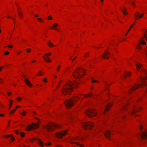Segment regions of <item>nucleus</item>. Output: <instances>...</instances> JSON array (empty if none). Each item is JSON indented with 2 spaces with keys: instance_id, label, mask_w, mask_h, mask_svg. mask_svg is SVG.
Segmentation results:
<instances>
[{
  "instance_id": "18",
  "label": "nucleus",
  "mask_w": 147,
  "mask_h": 147,
  "mask_svg": "<svg viewBox=\"0 0 147 147\" xmlns=\"http://www.w3.org/2000/svg\"><path fill=\"white\" fill-rule=\"evenodd\" d=\"M43 57L44 60L47 62H49L51 61L50 59L48 57H45L44 56H43Z\"/></svg>"
},
{
  "instance_id": "8",
  "label": "nucleus",
  "mask_w": 147,
  "mask_h": 147,
  "mask_svg": "<svg viewBox=\"0 0 147 147\" xmlns=\"http://www.w3.org/2000/svg\"><path fill=\"white\" fill-rule=\"evenodd\" d=\"M39 124V123H32V125H28V127L27 129L30 130L32 129H34L38 127Z\"/></svg>"
},
{
  "instance_id": "63",
  "label": "nucleus",
  "mask_w": 147,
  "mask_h": 147,
  "mask_svg": "<svg viewBox=\"0 0 147 147\" xmlns=\"http://www.w3.org/2000/svg\"><path fill=\"white\" fill-rule=\"evenodd\" d=\"M75 85L76 86H77V83H75Z\"/></svg>"
},
{
  "instance_id": "30",
  "label": "nucleus",
  "mask_w": 147,
  "mask_h": 147,
  "mask_svg": "<svg viewBox=\"0 0 147 147\" xmlns=\"http://www.w3.org/2000/svg\"><path fill=\"white\" fill-rule=\"evenodd\" d=\"M76 144L77 145L79 146V147H84L83 145L80 144L78 143H76Z\"/></svg>"
},
{
  "instance_id": "14",
  "label": "nucleus",
  "mask_w": 147,
  "mask_h": 147,
  "mask_svg": "<svg viewBox=\"0 0 147 147\" xmlns=\"http://www.w3.org/2000/svg\"><path fill=\"white\" fill-rule=\"evenodd\" d=\"M24 81L26 83L27 85L30 87L31 86L32 84L30 83V81L27 78H25L24 80Z\"/></svg>"
},
{
  "instance_id": "60",
  "label": "nucleus",
  "mask_w": 147,
  "mask_h": 147,
  "mask_svg": "<svg viewBox=\"0 0 147 147\" xmlns=\"http://www.w3.org/2000/svg\"><path fill=\"white\" fill-rule=\"evenodd\" d=\"M8 94L9 95H10L11 94V93L10 92H8Z\"/></svg>"
},
{
  "instance_id": "33",
  "label": "nucleus",
  "mask_w": 147,
  "mask_h": 147,
  "mask_svg": "<svg viewBox=\"0 0 147 147\" xmlns=\"http://www.w3.org/2000/svg\"><path fill=\"white\" fill-rule=\"evenodd\" d=\"M20 135L22 137H23L24 136V133L23 132L21 133Z\"/></svg>"
},
{
  "instance_id": "37",
  "label": "nucleus",
  "mask_w": 147,
  "mask_h": 147,
  "mask_svg": "<svg viewBox=\"0 0 147 147\" xmlns=\"http://www.w3.org/2000/svg\"><path fill=\"white\" fill-rule=\"evenodd\" d=\"M9 53V52L8 51H6L4 53V55H8Z\"/></svg>"
},
{
  "instance_id": "12",
  "label": "nucleus",
  "mask_w": 147,
  "mask_h": 147,
  "mask_svg": "<svg viewBox=\"0 0 147 147\" xmlns=\"http://www.w3.org/2000/svg\"><path fill=\"white\" fill-rule=\"evenodd\" d=\"M140 137L142 139H147V132H143L140 135Z\"/></svg>"
},
{
  "instance_id": "40",
  "label": "nucleus",
  "mask_w": 147,
  "mask_h": 147,
  "mask_svg": "<svg viewBox=\"0 0 147 147\" xmlns=\"http://www.w3.org/2000/svg\"><path fill=\"white\" fill-rule=\"evenodd\" d=\"M51 55V53H46L45 54L46 56H47L48 55Z\"/></svg>"
},
{
  "instance_id": "49",
  "label": "nucleus",
  "mask_w": 147,
  "mask_h": 147,
  "mask_svg": "<svg viewBox=\"0 0 147 147\" xmlns=\"http://www.w3.org/2000/svg\"><path fill=\"white\" fill-rule=\"evenodd\" d=\"M3 82V80L2 79L0 78V83H2Z\"/></svg>"
},
{
  "instance_id": "23",
  "label": "nucleus",
  "mask_w": 147,
  "mask_h": 147,
  "mask_svg": "<svg viewBox=\"0 0 147 147\" xmlns=\"http://www.w3.org/2000/svg\"><path fill=\"white\" fill-rule=\"evenodd\" d=\"M48 45L50 47H53L54 46L51 43V42L50 40L49 41L48 43Z\"/></svg>"
},
{
  "instance_id": "28",
  "label": "nucleus",
  "mask_w": 147,
  "mask_h": 147,
  "mask_svg": "<svg viewBox=\"0 0 147 147\" xmlns=\"http://www.w3.org/2000/svg\"><path fill=\"white\" fill-rule=\"evenodd\" d=\"M39 140V142L38 143V144L40 145V146H42V144L43 143L41 141L40 139H38Z\"/></svg>"
},
{
  "instance_id": "54",
  "label": "nucleus",
  "mask_w": 147,
  "mask_h": 147,
  "mask_svg": "<svg viewBox=\"0 0 147 147\" xmlns=\"http://www.w3.org/2000/svg\"><path fill=\"white\" fill-rule=\"evenodd\" d=\"M13 100H12L11 99V100H9V102H13Z\"/></svg>"
},
{
  "instance_id": "41",
  "label": "nucleus",
  "mask_w": 147,
  "mask_h": 147,
  "mask_svg": "<svg viewBox=\"0 0 147 147\" xmlns=\"http://www.w3.org/2000/svg\"><path fill=\"white\" fill-rule=\"evenodd\" d=\"M16 110V109H13L12 111L10 112V114H11L12 113H14L15 111Z\"/></svg>"
},
{
  "instance_id": "16",
  "label": "nucleus",
  "mask_w": 147,
  "mask_h": 147,
  "mask_svg": "<svg viewBox=\"0 0 147 147\" xmlns=\"http://www.w3.org/2000/svg\"><path fill=\"white\" fill-rule=\"evenodd\" d=\"M4 136H5L6 138H9L11 137V139L12 140V141H13L14 140V138L13 136H12L11 135H5Z\"/></svg>"
},
{
  "instance_id": "48",
  "label": "nucleus",
  "mask_w": 147,
  "mask_h": 147,
  "mask_svg": "<svg viewBox=\"0 0 147 147\" xmlns=\"http://www.w3.org/2000/svg\"><path fill=\"white\" fill-rule=\"evenodd\" d=\"M143 127V126L141 125L140 126V129L141 130H142V129Z\"/></svg>"
},
{
  "instance_id": "11",
  "label": "nucleus",
  "mask_w": 147,
  "mask_h": 147,
  "mask_svg": "<svg viewBox=\"0 0 147 147\" xmlns=\"http://www.w3.org/2000/svg\"><path fill=\"white\" fill-rule=\"evenodd\" d=\"M146 44V42L144 41L143 40H141L139 43L138 45L136 47V49L139 50H140L141 49V45L142 44L143 45H145Z\"/></svg>"
},
{
  "instance_id": "4",
  "label": "nucleus",
  "mask_w": 147,
  "mask_h": 147,
  "mask_svg": "<svg viewBox=\"0 0 147 147\" xmlns=\"http://www.w3.org/2000/svg\"><path fill=\"white\" fill-rule=\"evenodd\" d=\"M79 99V97L76 96L72 99L67 100L64 102L65 105L67 108L71 107L74 105V103L76 102L77 100Z\"/></svg>"
},
{
  "instance_id": "10",
  "label": "nucleus",
  "mask_w": 147,
  "mask_h": 147,
  "mask_svg": "<svg viewBox=\"0 0 147 147\" xmlns=\"http://www.w3.org/2000/svg\"><path fill=\"white\" fill-rule=\"evenodd\" d=\"M108 49L107 50V52H105L103 55L102 56V57L103 58L107 59H109V56L110 55V53L108 51Z\"/></svg>"
},
{
  "instance_id": "5",
  "label": "nucleus",
  "mask_w": 147,
  "mask_h": 147,
  "mask_svg": "<svg viewBox=\"0 0 147 147\" xmlns=\"http://www.w3.org/2000/svg\"><path fill=\"white\" fill-rule=\"evenodd\" d=\"M44 128L47 130L48 131H53L54 128H60L61 126L60 125L55 123H52L49 124H47L44 126Z\"/></svg>"
},
{
  "instance_id": "26",
  "label": "nucleus",
  "mask_w": 147,
  "mask_h": 147,
  "mask_svg": "<svg viewBox=\"0 0 147 147\" xmlns=\"http://www.w3.org/2000/svg\"><path fill=\"white\" fill-rule=\"evenodd\" d=\"M134 23L130 27V28H129V29L128 30L127 33L125 35V36H126V35H127V34H128V32H129V31H130V30H131V28H132V27L133 26H134Z\"/></svg>"
},
{
  "instance_id": "2",
  "label": "nucleus",
  "mask_w": 147,
  "mask_h": 147,
  "mask_svg": "<svg viewBox=\"0 0 147 147\" xmlns=\"http://www.w3.org/2000/svg\"><path fill=\"white\" fill-rule=\"evenodd\" d=\"M144 71L145 72V74L146 77L144 78H141L140 79V82L141 84L140 85L138 84H135L134 86L130 88L129 89V92L131 93L132 91L137 89L138 88L140 87L141 86H145L146 84L145 82V80L147 79V72H146L145 70H144Z\"/></svg>"
},
{
  "instance_id": "62",
  "label": "nucleus",
  "mask_w": 147,
  "mask_h": 147,
  "mask_svg": "<svg viewBox=\"0 0 147 147\" xmlns=\"http://www.w3.org/2000/svg\"><path fill=\"white\" fill-rule=\"evenodd\" d=\"M38 76H41V74H38Z\"/></svg>"
},
{
  "instance_id": "3",
  "label": "nucleus",
  "mask_w": 147,
  "mask_h": 147,
  "mask_svg": "<svg viewBox=\"0 0 147 147\" xmlns=\"http://www.w3.org/2000/svg\"><path fill=\"white\" fill-rule=\"evenodd\" d=\"M85 74V71L84 69L81 67H78L74 71L73 75L75 78L80 79Z\"/></svg>"
},
{
  "instance_id": "24",
  "label": "nucleus",
  "mask_w": 147,
  "mask_h": 147,
  "mask_svg": "<svg viewBox=\"0 0 147 147\" xmlns=\"http://www.w3.org/2000/svg\"><path fill=\"white\" fill-rule=\"evenodd\" d=\"M84 95L85 96V97H86V96H88V97H91V96H93V94H92V93L91 92L90 94H87L86 95Z\"/></svg>"
},
{
  "instance_id": "7",
  "label": "nucleus",
  "mask_w": 147,
  "mask_h": 147,
  "mask_svg": "<svg viewBox=\"0 0 147 147\" xmlns=\"http://www.w3.org/2000/svg\"><path fill=\"white\" fill-rule=\"evenodd\" d=\"M86 114L89 117H92L95 116L96 113L94 110L88 109L85 111Z\"/></svg>"
},
{
  "instance_id": "6",
  "label": "nucleus",
  "mask_w": 147,
  "mask_h": 147,
  "mask_svg": "<svg viewBox=\"0 0 147 147\" xmlns=\"http://www.w3.org/2000/svg\"><path fill=\"white\" fill-rule=\"evenodd\" d=\"M93 124L92 123L89 121L88 122H83L82 123L81 125L84 129H90L93 127Z\"/></svg>"
},
{
  "instance_id": "36",
  "label": "nucleus",
  "mask_w": 147,
  "mask_h": 147,
  "mask_svg": "<svg viewBox=\"0 0 147 147\" xmlns=\"http://www.w3.org/2000/svg\"><path fill=\"white\" fill-rule=\"evenodd\" d=\"M144 53L146 54V55L147 57V49L144 51Z\"/></svg>"
},
{
  "instance_id": "22",
  "label": "nucleus",
  "mask_w": 147,
  "mask_h": 147,
  "mask_svg": "<svg viewBox=\"0 0 147 147\" xmlns=\"http://www.w3.org/2000/svg\"><path fill=\"white\" fill-rule=\"evenodd\" d=\"M18 14L20 18H22L23 17L22 13L20 11L19 9H18Z\"/></svg>"
},
{
  "instance_id": "15",
  "label": "nucleus",
  "mask_w": 147,
  "mask_h": 147,
  "mask_svg": "<svg viewBox=\"0 0 147 147\" xmlns=\"http://www.w3.org/2000/svg\"><path fill=\"white\" fill-rule=\"evenodd\" d=\"M112 105V104L110 103H109V104L106 106V107L105 109V110L104 111V112H105L106 111H108L109 109V107H111Z\"/></svg>"
},
{
  "instance_id": "64",
  "label": "nucleus",
  "mask_w": 147,
  "mask_h": 147,
  "mask_svg": "<svg viewBox=\"0 0 147 147\" xmlns=\"http://www.w3.org/2000/svg\"><path fill=\"white\" fill-rule=\"evenodd\" d=\"M37 139L36 138H34L33 139L34 140H36V139Z\"/></svg>"
},
{
  "instance_id": "47",
  "label": "nucleus",
  "mask_w": 147,
  "mask_h": 147,
  "mask_svg": "<svg viewBox=\"0 0 147 147\" xmlns=\"http://www.w3.org/2000/svg\"><path fill=\"white\" fill-rule=\"evenodd\" d=\"M37 19L38 20V21L40 22H42V20L41 18H38Z\"/></svg>"
},
{
  "instance_id": "17",
  "label": "nucleus",
  "mask_w": 147,
  "mask_h": 147,
  "mask_svg": "<svg viewBox=\"0 0 147 147\" xmlns=\"http://www.w3.org/2000/svg\"><path fill=\"white\" fill-rule=\"evenodd\" d=\"M139 13L138 12L135 14V16L136 17H138L139 18H141L143 16V14H142L140 16H139Z\"/></svg>"
},
{
  "instance_id": "35",
  "label": "nucleus",
  "mask_w": 147,
  "mask_h": 147,
  "mask_svg": "<svg viewBox=\"0 0 147 147\" xmlns=\"http://www.w3.org/2000/svg\"><path fill=\"white\" fill-rule=\"evenodd\" d=\"M98 82L97 81L93 80V78H92V80L91 81V82L92 83H95V82Z\"/></svg>"
},
{
  "instance_id": "56",
  "label": "nucleus",
  "mask_w": 147,
  "mask_h": 147,
  "mask_svg": "<svg viewBox=\"0 0 147 147\" xmlns=\"http://www.w3.org/2000/svg\"><path fill=\"white\" fill-rule=\"evenodd\" d=\"M3 68V67H1L0 66V71H1V69H2Z\"/></svg>"
},
{
  "instance_id": "29",
  "label": "nucleus",
  "mask_w": 147,
  "mask_h": 147,
  "mask_svg": "<svg viewBox=\"0 0 147 147\" xmlns=\"http://www.w3.org/2000/svg\"><path fill=\"white\" fill-rule=\"evenodd\" d=\"M144 36L146 39L147 41V30L144 34Z\"/></svg>"
},
{
  "instance_id": "51",
  "label": "nucleus",
  "mask_w": 147,
  "mask_h": 147,
  "mask_svg": "<svg viewBox=\"0 0 147 147\" xmlns=\"http://www.w3.org/2000/svg\"><path fill=\"white\" fill-rule=\"evenodd\" d=\"M16 133L17 134H19V133L18 132V130L16 131Z\"/></svg>"
},
{
  "instance_id": "43",
  "label": "nucleus",
  "mask_w": 147,
  "mask_h": 147,
  "mask_svg": "<svg viewBox=\"0 0 147 147\" xmlns=\"http://www.w3.org/2000/svg\"><path fill=\"white\" fill-rule=\"evenodd\" d=\"M88 53H87L85 55V56H84V57H87L88 56H89V55H88Z\"/></svg>"
},
{
  "instance_id": "9",
  "label": "nucleus",
  "mask_w": 147,
  "mask_h": 147,
  "mask_svg": "<svg viewBox=\"0 0 147 147\" xmlns=\"http://www.w3.org/2000/svg\"><path fill=\"white\" fill-rule=\"evenodd\" d=\"M67 131V130L63 131L60 133H57L56 134V136L58 138H61L65 135Z\"/></svg>"
},
{
  "instance_id": "53",
  "label": "nucleus",
  "mask_w": 147,
  "mask_h": 147,
  "mask_svg": "<svg viewBox=\"0 0 147 147\" xmlns=\"http://www.w3.org/2000/svg\"><path fill=\"white\" fill-rule=\"evenodd\" d=\"M4 116V115L2 114H0V116Z\"/></svg>"
},
{
  "instance_id": "38",
  "label": "nucleus",
  "mask_w": 147,
  "mask_h": 147,
  "mask_svg": "<svg viewBox=\"0 0 147 147\" xmlns=\"http://www.w3.org/2000/svg\"><path fill=\"white\" fill-rule=\"evenodd\" d=\"M12 105V104L11 103H10L9 104V110H10V109H11V107Z\"/></svg>"
},
{
  "instance_id": "25",
  "label": "nucleus",
  "mask_w": 147,
  "mask_h": 147,
  "mask_svg": "<svg viewBox=\"0 0 147 147\" xmlns=\"http://www.w3.org/2000/svg\"><path fill=\"white\" fill-rule=\"evenodd\" d=\"M58 26V24L56 23H55L54 24H53V27L54 28V29H55L56 30H58L57 29H55V28H56V27Z\"/></svg>"
},
{
  "instance_id": "13",
  "label": "nucleus",
  "mask_w": 147,
  "mask_h": 147,
  "mask_svg": "<svg viewBox=\"0 0 147 147\" xmlns=\"http://www.w3.org/2000/svg\"><path fill=\"white\" fill-rule=\"evenodd\" d=\"M111 133L109 131H107L105 133V135L106 137L108 138L111 136Z\"/></svg>"
},
{
  "instance_id": "58",
  "label": "nucleus",
  "mask_w": 147,
  "mask_h": 147,
  "mask_svg": "<svg viewBox=\"0 0 147 147\" xmlns=\"http://www.w3.org/2000/svg\"><path fill=\"white\" fill-rule=\"evenodd\" d=\"M76 57H75L74 58V59H73V60H73V61H74V60H75L76 59Z\"/></svg>"
},
{
  "instance_id": "32",
  "label": "nucleus",
  "mask_w": 147,
  "mask_h": 147,
  "mask_svg": "<svg viewBox=\"0 0 147 147\" xmlns=\"http://www.w3.org/2000/svg\"><path fill=\"white\" fill-rule=\"evenodd\" d=\"M45 144L46 146H49L51 144V143L50 142L45 143Z\"/></svg>"
},
{
  "instance_id": "52",
  "label": "nucleus",
  "mask_w": 147,
  "mask_h": 147,
  "mask_svg": "<svg viewBox=\"0 0 147 147\" xmlns=\"http://www.w3.org/2000/svg\"><path fill=\"white\" fill-rule=\"evenodd\" d=\"M125 106H124L122 108V110H123L125 108Z\"/></svg>"
},
{
  "instance_id": "57",
  "label": "nucleus",
  "mask_w": 147,
  "mask_h": 147,
  "mask_svg": "<svg viewBox=\"0 0 147 147\" xmlns=\"http://www.w3.org/2000/svg\"><path fill=\"white\" fill-rule=\"evenodd\" d=\"M20 107V106H17L16 107V108H18V107Z\"/></svg>"
},
{
  "instance_id": "27",
  "label": "nucleus",
  "mask_w": 147,
  "mask_h": 147,
  "mask_svg": "<svg viewBox=\"0 0 147 147\" xmlns=\"http://www.w3.org/2000/svg\"><path fill=\"white\" fill-rule=\"evenodd\" d=\"M136 66L137 68L138 69H139L140 68V67H141V65L140 64H136Z\"/></svg>"
},
{
  "instance_id": "50",
  "label": "nucleus",
  "mask_w": 147,
  "mask_h": 147,
  "mask_svg": "<svg viewBox=\"0 0 147 147\" xmlns=\"http://www.w3.org/2000/svg\"><path fill=\"white\" fill-rule=\"evenodd\" d=\"M17 99L18 101H19L21 99V98H20V97H18V98H17Z\"/></svg>"
},
{
  "instance_id": "59",
  "label": "nucleus",
  "mask_w": 147,
  "mask_h": 147,
  "mask_svg": "<svg viewBox=\"0 0 147 147\" xmlns=\"http://www.w3.org/2000/svg\"><path fill=\"white\" fill-rule=\"evenodd\" d=\"M36 62V61H31V62H32V63H33L34 62Z\"/></svg>"
},
{
  "instance_id": "61",
  "label": "nucleus",
  "mask_w": 147,
  "mask_h": 147,
  "mask_svg": "<svg viewBox=\"0 0 147 147\" xmlns=\"http://www.w3.org/2000/svg\"><path fill=\"white\" fill-rule=\"evenodd\" d=\"M10 121H8V124H9V123H10Z\"/></svg>"
},
{
  "instance_id": "42",
  "label": "nucleus",
  "mask_w": 147,
  "mask_h": 147,
  "mask_svg": "<svg viewBox=\"0 0 147 147\" xmlns=\"http://www.w3.org/2000/svg\"><path fill=\"white\" fill-rule=\"evenodd\" d=\"M60 65H59L58 66V67L57 69V71H58L59 70V68H60Z\"/></svg>"
},
{
  "instance_id": "19",
  "label": "nucleus",
  "mask_w": 147,
  "mask_h": 147,
  "mask_svg": "<svg viewBox=\"0 0 147 147\" xmlns=\"http://www.w3.org/2000/svg\"><path fill=\"white\" fill-rule=\"evenodd\" d=\"M121 11L122 12L124 15H125V14H128V13L126 12V8H123L122 9H120Z\"/></svg>"
},
{
  "instance_id": "46",
  "label": "nucleus",
  "mask_w": 147,
  "mask_h": 147,
  "mask_svg": "<svg viewBox=\"0 0 147 147\" xmlns=\"http://www.w3.org/2000/svg\"><path fill=\"white\" fill-rule=\"evenodd\" d=\"M43 82H47V79L46 78H45L43 79Z\"/></svg>"
},
{
  "instance_id": "45",
  "label": "nucleus",
  "mask_w": 147,
  "mask_h": 147,
  "mask_svg": "<svg viewBox=\"0 0 147 147\" xmlns=\"http://www.w3.org/2000/svg\"><path fill=\"white\" fill-rule=\"evenodd\" d=\"M5 47H10L11 48H12V46H10L9 45H8L7 46H6Z\"/></svg>"
},
{
  "instance_id": "20",
  "label": "nucleus",
  "mask_w": 147,
  "mask_h": 147,
  "mask_svg": "<svg viewBox=\"0 0 147 147\" xmlns=\"http://www.w3.org/2000/svg\"><path fill=\"white\" fill-rule=\"evenodd\" d=\"M130 75L131 74L130 72H126L124 74V77L125 78L126 77L130 76Z\"/></svg>"
},
{
  "instance_id": "55",
  "label": "nucleus",
  "mask_w": 147,
  "mask_h": 147,
  "mask_svg": "<svg viewBox=\"0 0 147 147\" xmlns=\"http://www.w3.org/2000/svg\"><path fill=\"white\" fill-rule=\"evenodd\" d=\"M35 17H38L39 16L37 14H36L35 15Z\"/></svg>"
},
{
  "instance_id": "39",
  "label": "nucleus",
  "mask_w": 147,
  "mask_h": 147,
  "mask_svg": "<svg viewBox=\"0 0 147 147\" xmlns=\"http://www.w3.org/2000/svg\"><path fill=\"white\" fill-rule=\"evenodd\" d=\"M26 51L28 53H29L31 51V49H27Z\"/></svg>"
},
{
  "instance_id": "21",
  "label": "nucleus",
  "mask_w": 147,
  "mask_h": 147,
  "mask_svg": "<svg viewBox=\"0 0 147 147\" xmlns=\"http://www.w3.org/2000/svg\"><path fill=\"white\" fill-rule=\"evenodd\" d=\"M141 109V108H138L137 109H135V110H133L131 112V114H134L135 112L139 110V109Z\"/></svg>"
},
{
  "instance_id": "1",
  "label": "nucleus",
  "mask_w": 147,
  "mask_h": 147,
  "mask_svg": "<svg viewBox=\"0 0 147 147\" xmlns=\"http://www.w3.org/2000/svg\"><path fill=\"white\" fill-rule=\"evenodd\" d=\"M74 87V85L71 81L67 82L66 84L63 87L62 90L63 95L68 94L71 92Z\"/></svg>"
},
{
  "instance_id": "34",
  "label": "nucleus",
  "mask_w": 147,
  "mask_h": 147,
  "mask_svg": "<svg viewBox=\"0 0 147 147\" xmlns=\"http://www.w3.org/2000/svg\"><path fill=\"white\" fill-rule=\"evenodd\" d=\"M48 19L49 20H51L52 19V17L51 16H49L48 17Z\"/></svg>"
},
{
  "instance_id": "44",
  "label": "nucleus",
  "mask_w": 147,
  "mask_h": 147,
  "mask_svg": "<svg viewBox=\"0 0 147 147\" xmlns=\"http://www.w3.org/2000/svg\"><path fill=\"white\" fill-rule=\"evenodd\" d=\"M69 115H70V116H71V117H73L74 115V114L72 113H70L69 114Z\"/></svg>"
},
{
  "instance_id": "31",
  "label": "nucleus",
  "mask_w": 147,
  "mask_h": 147,
  "mask_svg": "<svg viewBox=\"0 0 147 147\" xmlns=\"http://www.w3.org/2000/svg\"><path fill=\"white\" fill-rule=\"evenodd\" d=\"M23 112H24V113H21V112H20V114L24 116H26V111H24Z\"/></svg>"
}]
</instances>
